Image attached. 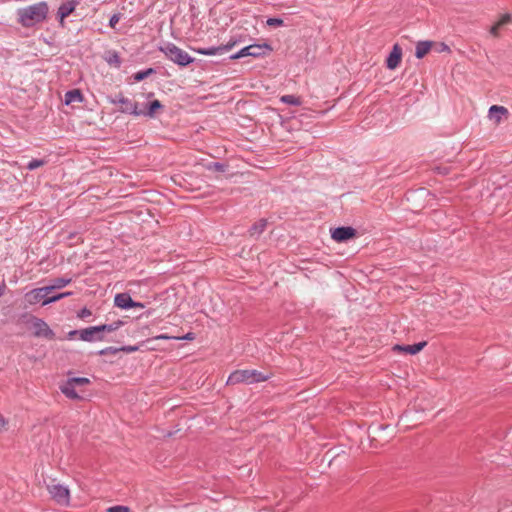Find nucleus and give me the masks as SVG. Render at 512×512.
<instances>
[{
	"label": "nucleus",
	"instance_id": "1",
	"mask_svg": "<svg viewBox=\"0 0 512 512\" xmlns=\"http://www.w3.org/2000/svg\"><path fill=\"white\" fill-rule=\"evenodd\" d=\"M48 12L49 6L45 1L20 8L17 10L18 23L25 28H30L43 22L47 18Z\"/></svg>",
	"mask_w": 512,
	"mask_h": 512
},
{
	"label": "nucleus",
	"instance_id": "2",
	"mask_svg": "<svg viewBox=\"0 0 512 512\" xmlns=\"http://www.w3.org/2000/svg\"><path fill=\"white\" fill-rule=\"evenodd\" d=\"M270 375H264L257 370H236L232 372L228 379L227 385H235L239 383L253 384L264 382L270 379Z\"/></svg>",
	"mask_w": 512,
	"mask_h": 512
},
{
	"label": "nucleus",
	"instance_id": "3",
	"mask_svg": "<svg viewBox=\"0 0 512 512\" xmlns=\"http://www.w3.org/2000/svg\"><path fill=\"white\" fill-rule=\"evenodd\" d=\"M159 50L172 62L175 64L185 67L194 62V58H192L187 52L180 49L173 43H167L163 46L159 47Z\"/></svg>",
	"mask_w": 512,
	"mask_h": 512
},
{
	"label": "nucleus",
	"instance_id": "4",
	"mask_svg": "<svg viewBox=\"0 0 512 512\" xmlns=\"http://www.w3.org/2000/svg\"><path fill=\"white\" fill-rule=\"evenodd\" d=\"M47 491L51 499L58 505L68 507L71 502L70 490L62 484L47 485Z\"/></svg>",
	"mask_w": 512,
	"mask_h": 512
},
{
	"label": "nucleus",
	"instance_id": "5",
	"mask_svg": "<svg viewBox=\"0 0 512 512\" xmlns=\"http://www.w3.org/2000/svg\"><path fill=\"white\" fill-rule=\"evenodd\" d=\"M266 51H271V47L268 44L258 45L253 44L247 47L242 48L239 52L232 55L231 59H239L246 56L252 57H260L266 53Z\"/></svg>",
	"mask_w": 512,
	"mask_h": 512
},
{
	"label": "nucleus",
	"instance_id": "6",
	"mask_svg": "<svg viewBox=\"0 0 512 512\" xmlns=\"http://www.w3.org/2000/svg\"><path fill=\"white\" fill-rule=\"evenodd\" d=\"M31 320L34 328L33 334L35 337H44L48 340L55 339V333L44 320L34 316H32Z\"/></svg>",
	"mask_w": 512,
	"mask_h": 512
},
{
	"label": "nucleus",
	"instance_id": "7",
	"mask_svg": "<svg viewBox=\"0 0 512 512\" xmlns=\"http://www.w3.org/2000/svg\"><path fill=\"white\" fill-rule=\"evenodd\" d=\"M114 104H121L120 111L122 113H128L135 116H140L138 104L133 102L129 98L125 97L123 94H118L114 100H112Z\"/></svg>",
	"mask_w": 512,
	"mask_h": 512
},
{
	"label": "nucleus",
	"instance_id": "8",
	"mask_svg": "<svg viewBox=\"0 0 512 512\" xmlns=\"http://www.w3.org/2000/svg\"><path fill=\"white\" fill-rule=\"evenodd\" d=\"M79 338L86 342H94L104 340V335L101 334L99 326H92L79 330Z\"/></svg>",
	"mask_w": 512,
	"mask_h": 512
},
{
	"label": "nucleus",
	"instance_id": "9",
	"mask_svg": "<svg viewBox=\"0 0 512 512\" xmlns=\"http://www.w3.org/2000/svg\"><path fill=\"white\" fill-rule=\"evenodd\" d=\"M356 230L349 226L337 227L332 231V238L336 242H345L356 236Z\"/></svg>",
	"mask_w": 512,
	"mask_h": 512
},
{
	"label": "nucleus",
	"instance_id": "10",
	"mask_svg": "<svg viewBox=\"0 0 512 512\" xmlns=\"http://www.w3.org/2000/svg\"><path fill=\"white\" fill-rule=\"evenodd\" d=\"M235 44H236V42L232 41L227 44H222L220 46H213V47H208V48H197L194 50L201 55L212 56V55H218V54H223L225 52H228L229 50L232 49V47Z\"/></svg>",
	"mask_w": 512,
	"mask_h": 512
},
{
	"label": "nucleus",
	"instance_id": "11",
	"mask_svg": "<svg viewBox=\"0 0 512 512\" xmlns=\"http://www.w3.org/2000/svg\"><path fill=\"white\" fill-rule=\"evenodd\" d=\"M50 293L46 287L35 288L25 294V301L29 305H35L40 301L43 302L47 298V294Z\"/></svg>",
	"mask_w": 512,
	"mask_h": 512
},
{
	"label": "nucleus",
	"instance_id": "12",
	"mask_svg": "<svg viewBox=\"0 0 512 512\" xmlns=\"http://www.w3.org/2000/svg\"><path fill=\"white\" fill-rule=\"evenodd\" d=\"M78 5V2L75 0L67 1L62 3L57 11V17L59 18V23L62 27H64V20L70 14H72Z\"/></svg>",
	"mask_w": 512,
	"mask_h": 512
},
{
	"label": "nucleus",
	"instance_id": "13",
	"mask_svg": "<svg viewBox=\"0 0 512 512\" xmlns=\"http://www.w3.org/2000/svg\"><path fill=\"white\" fill-rule=\"evenodd\" d=\"M114 303L117 307L128 309L133 307H143L142 304L133 301L128 293H119L115 296Z\"/></svg>",
	"mask_w": 512,
	"mask_h": 512
},
{
	"label": "nucleus",
	"instance_id": "14",
	"mask_svg": "<svg viewBox=\"0 0 512 512\" xmlns=\"http://www.w3.org/2000/svg\"><path fill=\"white\" fill-rule=\"evenodd\" d=\"M402 59V49L398 44H395L386 60V65L388 69L394 70L396 69Z\"/></svg>",
	"mask_w": 512,
	"mask_h": 512
},
{
	"label": "nucleus",
	"instance_id": "15",
	"mask_svg": "<svg viewBox=\"0 0 512 512\" xmlns=\"http://www.w3.org/2000/svg\"><path fill=\"white\" fill-rule=\"evenodd\" d=\"M426 345H427L426 341L419 342V343H416V344H413V345H399V344H396L393 347V351L405 352V353L414 355V354H417L418 352H420Z\"/></svg>",
	"mask_w": 512,
	"mask_h": 512
},
{
	"label": "nucleus",
	"instance_id": "16",
	"mask_svg": "<svg viewBox=\"0 0 512 512\" xmlns=\"http://www.w3.org/2000/svg\"><path fill=\"white\" fill-rule=\"evenodd\" d=\"M60 391L69 399L83 400V397L76 392V387L68 380L60 386Z\"/></svg>",
	"mask_w": 512,
	"mask_h": 512
},
{
	"label": "nucleus",
	"instance_id": "17",
	"mask_svg": "<svg viewBox=\"0 0 512 512\" xmlns=\"http://www.w3.org/2000/svg\"><path fill=\"white\" fill-rule=\"evenodd\" d=\"M432 45H433L432 41H419L416 44L415 56L418 59L423 58L425 55H427L429 53V51L432 48Z\"/></svg>",
	"mask_w": 512,
	"mask_h": 512
},
{
	"label": "nucleus",
	"instance_id": "18",
	"mask_svg": "<svg viewBox=\"0 0 512 512\" xmlns=\"http://www.w3.org/2000/svg\"><path fill=\"white\" fill-rule=\"evenodd\" d=\"M163 105L159 100H153L150 102L147 106V109L145 110H139L140 115H144L150 118H153L158 110L162 109Z\"/></svg>",
	"mask_w": 512,
	"mask_h": 512
},
{
	"label": "nucleus",
	"instance_id": "19",
	"mask_svg": "<svg viewBox=\"0 0 512 512\" xmlns=\"http://www.w3.org/2000/svg\"><path fill=\"white\" fill-rule=\"evenodd\" d=\"M508 110L503 106L493 105L489 109V115L491 119H494L496 123H500L503 115H507Z\"/></svg>",
	"mask_w": 512,
	"mask_h": 512
},
{
	"label": "nucleus",
	"instance_id": "20",
	"mask_svg": "<svg viewBox=\"0 0 512 512\" xmlns=\"http://www.w3.org/2000/svg\"><path fill=\"white\" fill-rule=\"evenodd\" d=\"M83 100V96L78 89H73L65 94V103L67 105L71 104L72 102L78 101L81 102Z\"/></svg>",
	"mask_w": 512,
	"mask_h": 512
},
{
	"label": "nucleus",
	"instance_id": "21",
	"mask_svg": "<svg viewBox=\"0 0 512 512\" xmlns=\"http://www.w3.org/2000/svg\"><path fill=\"white\" fill-rule=\"evenodd\" d=\"M267 226L266 219H260L255 224H253L249 229L250 236H255L261 234Z\"/></svg>",
	"mask_w": 512,
	"mask_h": 512
},
{
	"label": "nucleus",
	"instance_id": "22",
	"mask_svg": "<svg viewBox=\"0 0 512 512\" xmlns=\"http://www.w3.org/2000/svg\"><path fill=\"white\" fill-rule=\"evenodd\" d=\"M71 282V278L58 277L53 280L51 286H47V290L51 292L54 289H61Z\"/></svg>",
	"mask_w": 512,
	"mask_h": 512
},
{
	"label": "nucleus",
	"instance_id": "23",
	"mask_svg": "<svg viewBox=\"0 0 512 512\" xmlns=\"http://www.w3.org/2000/svg\"><path fill=\"white\" fill-rule=\"evenodd\" d=\"M280 101L282 103L294 106H300L302 104L301 98L295 95H283L280 97Z\"/></svg>",
	"mask_w": 512,
	"mask_h": 512
},
{
	"label": "nucleus",
	"instance_id": "24",
	"mask_svg": "<svg viewBox=\"0 0 512 512\" xmlns=\"http://www.w3.org/2000/svg\"><path fill=\"white\" fill-rule=\"evenodd\" d=\"M106 61L110 65H114L115 67H120V65L122 63L121 58H120L118 52H116V51L108 52V56L106 57Z\"/></svg>",
	"mask_w": 512,
	"mask_h": 512
},
{
	"label": "nucleus",
	"instance_id": "25",
	"mask_svg": "<svg viewBox=\"0 0 512 512\" xmlns=\"http://www.w3.org/2000/svg\"><path fill=\"white\" fill-rule=\"evenodd\" d=\"M122 325V321L118 320V321H115L111 324H103V325H99V329H100V332L101 334L103 332H114L116 331L120 326Z\"/></svg>",
	"mask_w": 512,
	"mask_h": 512
},
{
	"label": "nucleus",
	"instance_id": "26",
	"mask_svg": "<svg viewBox=\"0 0 512 512\" xmlns=\"http://www.w3.org/2000/svg\"><path fill=\"white\" fill-rule=\"evenodd\" d=\"M72 295V292H64V293H60V294H57V295H54V296H51V297H47L43 300L42 302V305L45 306V305H48L50 303H54L64 297H68Z\"/></svg>",
	"mask_w": 512,
	"mask_h": 512
},
{
	"label": "nucleus",
	"instance_id": "27",
	"mask_svg": "<svg viewBox=\"0 0 512 512\" xmlns=\"http://www.w3.org/2000/svg\"><path fill=\"white\" fill-rule=\"evenodd\" d=\"M67 380L71 382L75 387H81L91 383L90 379L86 377H72L68 378Z\"/></svg>",
	"mask_w": 512,
	"mask_h": 512
},
{
	"label": "nucleus",
	"instance_id": "28",
	"mask_svg": "<svg viewBox=\"0 0 512 512\" xmlns=\"http://www.w3.org/2000/svg\"><path fill=\"white\" fill-rule=\"evenodd\" d=\"M155 73V70L153 68H148L144 71H139L134 74L133 78L135 81L139 82L147 78L149 75Z\"/></svg>",
	"mask_w": 512,
	"mask_h": 512
},
{
	"label": "nucleus",
	"instance_id": "29",
	"mask_svg": "<svg viewBox=\"0 0 512 512\" xmlns=\"http://www.w3.org/2000/svg\"><path fill=\"white\" fill-rule=\"evenodd\" d=\"M46 163H47V160H45V159H33L28 163L27 169L32 171L41 166H44Z\"/></svg>",
	"mask_w": 512,
	"mask_h": 512
},
{
	"label": "nucleus",
	"instance_id": "30",
	"mask_svg": "<svg viewBox=\"0 0 512 512\" xmlns=\"http://www.w3.org/2000/svg\"><path fill=\"white\" fill-rule=\"evenodd\" d=\"M107 512H132L128 506L116 505L109 507Z\"/></svg>",
	"mask_w": 512,
	"mask_h": 512
},
{
	"label": "nucleus",
	"instance_id": "31",
	"mask_svg": "<svg viewBox=\"0 0 512 512\" xmlns=\"http://www.w3.org/2000/svg\"><path fill=\"white\" fill-rule=\"evenodd\" d=\"M120 348H116V347H106L102 350L99 351V355H107V354H117L118 352H120Z\"/></svg>",
	"mask_w": 512,
	"mask_h": 512
},
{
	"label": "nucleus",
	"instance_id": "32",
	"mask_svg": "<svg viewBox=\"0 0 512 512\" xmlns=\"http://www.w3.org/2000/svg\"><path fill=\"white\" fill-rule=\"evenodd\" d=\"M268 26L279 27L283 25V20L280 18H268L266 21Z\"/></svg>",
	"mask_w": 512,
	"mask_h": 512
},
{
	"label": "nucleus",
	"instance_id": "33",
	"mask_svg": "<svg viewBox=\"0 0 512 512\" xmlns=\"http://www.w3.org/2000/svg\"><path fill=\"white\" fill-rule=\"evenodd\" d=\"M503 26L497 21L490 29L491 35L494 37H499V31Z\"/></svg>",
	"mask_w": 512,
	"mask_h": 512
},
{
	"label": "nucleus",
	"instance_id": "34",
	"mask_svg": "<svg viewBox=\"0 0 512 512\" xmlns=\"http://www.w3.org/2000/svg\"><path fill=\"white\" fill-rule=\"evenodd\" d=\"M92 312L91 310H89L88 308L84 307L83 309H81L78 314H77V317L80 318V319H84V318H87L89 316H91Z\"/></svg>",
	"mask_w": 512,
	"mask_h": 512
},
{
	"label": "nucleus",
	"instance_id": "35",
	"mask_svg": "<svg viewBox=\"0 0 512 512\" xmlns=\"http://www.w3.org/2000/svg\"><path fill=\"white\" fill-rule=\"evenodd\" d=\"M512 21V16L508 13L506 14H503L500 19L498 20V22L504 26L505 24H508Z\"/></svg>",
	"mask_w": 512,
	"mask_h": 512
},
{
	"label": "nucleus",
	"instance_id": "36",
	"mask_svg": "<svg viewBox=\"0 0 512 512\" xmlns=\"http://www.w3.org/2000/svg\"><path fill=\"white\" fill-rule=\"evenodd\" d=\"M174 339L175 340H194L195 339V334L192 333V332H189V333H187L184 336H175Z\"/></svg>",
	"mask_w": 512,
	"mask_h": 512
},
{
	"label": "nucleus",
	"instance_id": "37",
	"mask_svg": "<svg viewBox=\"0 0 512 512\" xmlns=\"http://www.w3.org/2000/svg\"><path fill=\"white\" fill-rule=\"evenodd\" d=\"M139 349L138 346H131V345H128V346H122L120 347V350L122 352H126V353H131V352H135Z\"/></svg>",
	"mask_w": 512,
	"mask_h": 512
},
{
	"label": "nucleus",
	"instance_id": "38",
	"mask_svg": "<svg viewBox=\"0 0 512 512\" xmlns=\"http://www.w3.org/2000/svg\"><path fill=\"white\" fill-rule=\"evenodd\" d=\"M119 19H120L119 15H117V14L112 15L109 20L110 27L114 28L115 25L119 22Z\"/></svg>",
	"mask_w": 512,
	"mask_h": 512
},
{
	"label": "nucleus",
	"instance_id": "39",
	"mask_svg": "<svg viewBox=\"0 0 512 512\" xmlns=\"http://www.w3.org/2000/svg\"><path fill=\"white\" fill-rule=\"evenodd\" d=\"M175 336H168L166 334H160V335H157L155 336L153 339L154 340H169V339H174Z\"/></svg>",
	"mask_w": 512,
	"mask_h": 512
},
{
	"label": "nucleus",
	"instance_id": "40",
	"mask_svg": "<svg viewBox=\"0 0 512 512\" xmlns=\"http://www.w3.org/2000/svg\"><path fill=\"white\" fill-rule=\"evenodd\" d=\"M79 336V330H72L68 333V337L73 339L74 337Z\"/></svg>",
	"mask_w": 512,
	"mask_h": 512
},
{
	"label": "nucleus",
	"instance_id": "41",
	"mask_svg": "<svg viewBox=\"0 0 512 512\" xmlns=\"http://www.w3.org/2000/svg\"><path fill=\"white\" fill-rule=\"evenodd\" d=\"M6 424H7L6 419L0 414V430L5 428Z\"/></svg>",
	"mask_w": 512,
	"mask_h": 512
},
{
	"label": "nucleus",
	"instance_id": "42",
	"mask_svg": "<svg viewBox=\"0 0 512 512\" xmlns=\"http://www.w3.org/2000/svg\"><path fill=\"white\" fill-rule=\"evenodd\" d=\"M214 168L217 170V171H224V165L221 164V163H214Z\"/></svg>",
	"mask_w": 512,
	"mask_h": 512
},
{
	"label": "nucleus",
	"instance_id": "43",
	"mask_svg": "<svg viewBox=\"0 0 512 512\" xmlns=\"http://www.w3.org/2000/svg\"><path fill=\"white\" fill-rule=\"evenodd\" d=\"M438 170V173H441V174H447L448 173V168H443V169H440V168H436Z\"/></svg>",
	"mask_w": 512,
	"mask_h": 512
},
{
	"label": "nucleus",
	"instance_id": "44",
	"mask_svg": "<svg viewBox=\"0 0 512 512\" xmlns=\"http://www.w3.org/2000/svg\"><path fill=\"white\" fill-rule=\"evenodd\" d=\"M5 288H6L5 284L0 285V296L3 295Z\"/></svg>",
	"mask_w": 512,
	"mask_h": 512
},
{
	"label": "nucleus",
	"instance_id": "45",
	"mask_svg": "<svg viewBox=\"0 0 512 512\" xmlns=\"http://www.w3.org/2000/svg\"><path fill=\"white\" fill-rule=\"evenodd\" d=\"M445 50H449V47L447 45H444Z\"/></svg>",
	"mask_w": 512,
	"mask_h": 512
}]
</instances>
